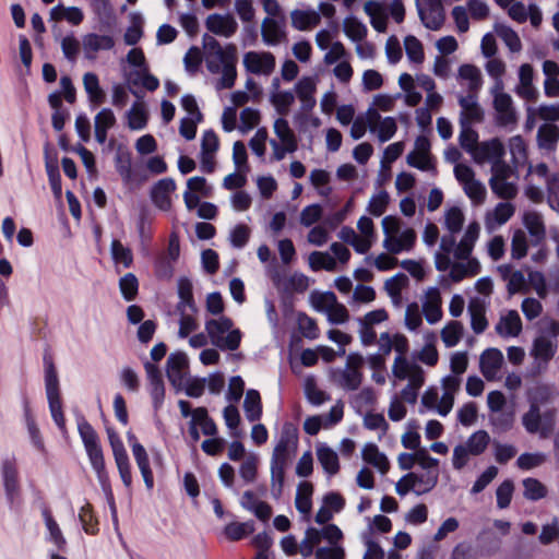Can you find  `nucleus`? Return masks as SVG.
Instances as JSON below:
<instances>
[{
  "instance_id": "nucleus-1",
  "label": "nucleus",
  "mask_w": 559,
  "mask_h": 559,
  "mask_svg": "<svg viewBox=\"0 0 559 559\" xmlns=\"http://www.w3.org/2000/svg\"><path fill=\"white\" fill-rule=\"evenodd\" d=\"M234 322L228 317L210 319L205 322V330L211 343L222 350H236L241 343V332L231 330Z\"/></svg>"
},
{
  "instance_id": "nucleus-2",
  "label": "nucleus",
  "mask_w": 559,
  "mask_h": 559,
  "mask_svg": "<svg viewBox=\"0 0 559 559\" xmlns=\"http://www.w3.org/2000/svg\"><path fill=\"white\" fill-rule=\"evenodd\" d=\"M108 145L111 150L116 151L115 166L124 186L130 191L140 188V166L133 163L130 147L127 144L117 142L115 139H110Z\"/></svg>"
},
{
  "instance_id": "nucleus-3",
  "label": "nucleus",
  "mask_w": 559,
  "mask_h": 559,
  "mask_svg": "<svg viewBox=\"0 0 559 559\" xmlns=\"http://www.w3.org/2000/svg\"><path fill=\"white\" fill-rule=\"evenodd\" d=\"M127 62L133 69L128 72L127 67H122L124 79L129 83L131 94L135 97L127 112L128 126L132 130H140V47H134L128 52Z\"/></svg>"
},
{
  "instance_id": "nucleus-4",
  "label": "nucleus",
  "mask_w": 559,
  "mask_h": 559,
  "mask_svg": "<svg viewBox=\"0 0 559 559\" xmlns=\"http://www.w3.org/2000/svg\"><path fill=\"white\" fill-rule=\"evenodd\" d=\"M416 9L423 25L430 31H439L445 22L442 0H425L423 5L416 0Z\"/></svg>"
},
{
  "instance_id": "nucleus-5",
  "label": "nucleus",
  "mask_w": 559,
  "mask_h": 559,
  "mask_svg": "<svg viewBox=\"0 0 559 559\" xmlns=\"http://www.w3.org/2000/svg\"><path fill=\"white\" fill-rule=\"evenodd\" d=\"M290 449L283 443H276L271 459L272 486L277 485V495H281L285 480V469L290 460Z\"/></svg>"
},
{
  "instance_id": "nucleus-6",
  "label": "nucleus",
  "mask_w": 559,
  "mask_h": 559,
  "mask_svg": "<svg viewBox=\"0 0 559 559\" xmlns=\"http://www.w3.org/2000/svg\"><path fill=\"white\" fill-rule=\"evenodd\" d=\"M202 39L203 47L207 53L206 67L212 73L219 72L218 61L223 60L227 56L226 53H237V47L234 44H227L225 47H222L218 40L209 34H205Z\"/></svg>"
},
{
  "instance_id": "nucleus-7",
  "label": "nucleus",
  "mask_w": 559,
  "mask_h": 559,
  "mask_svg": "<svg viewBox=\"0 0 559 559\" xmlns=\"http://www.w3.org/2000/svg\"><path fill=\"white\" fill-rule=\"evenodd\" d=\"M202 39L203 47L207 53L206 67L212 73L219 72L218 61L223 60L227 56L226 53H237V47L234 44H227L225 47H222L218 40L209 34H205Z\"/></svg>"
},
{
  "instance_id": "nucleus-8",
  "label": "nucleus",
  "mask_w": 559,
  "mask_h": 559,
  "mask_svg": "<svg viewBox=\"0 0 559 559\" xmlns=\"http://www.w3.org/2000/svg\"><path fill=\"white\" fill-rule=\"evenodd\" d=\"M107 432L120 477L123 484L127 487H129L132 483V476L129 457L124 449L123 442L120 439L119 435L115 432L112 429H107Z\"/></svg>"
},
{
  "instance_id": "nucleus-9",
  "label": "nucleus",
  "mask_w": 559,
  "mask_h": 559,
  "mask_svg": "<svg viewBox=\"0 0 559 559\" xmlns=\"http://www.w3.org/2000/svg\"><path fill=\"white\" fill-rule=\"evenodd\" d=\"M189 368L188 356L183 352L171 353L167 358L166 374L170 384L177 390L182 389Z\"/></svg>"
},
{
  "instance_id": "nucleus-10",
  "label": "nucleus",
  "mask_w": 559,
  "mask_h": 559,
  "mask_svg": "<svg viewBox=\"0 0 559 559\" xmlns=\"http://www.w3.org/2000/svg\"><path fill=\"white\" fill-rule=\"evenodd\" d=\"M243 66L250 73L269 75L274 71L275 57L269 51H249L243 56Z\"/></svg>"
},
{
  "instance_id": "nucleus-11",
  "label": "nucleus",
  "mask_w": 559,
  "mask_h": 559,
  "mask_svg": "<svg viewBox=\"0 0 559 559\" xmlns=\"http://www.w3.org/2000/svg\"><path fill=\"white\" fill-rule=\"evenodd\" d=\"M2 479L8 502L12 506L19 496V472L14 459H5L2 462Z\"/></svg>"
},
{
  "instance_id": "nucleus-12",
  "label": "nucleus",
  "mask_w": 559,
  "mask_h": 559,
  "mask_svg": "<svg viewBox=\"0 0 559 559\" xmlns=\"http://www.w3.org/2000/svg\"><path fill=\"white\" fill-rule=\"evenodd\" d=\"M205 26L209 32L226 38L231 37L238 29V24L235 17L230 14H210L206 17Z\"/></svg>"
},
{
  "instance_id": "nucleus-13",
  "label": "nucleus",
  "mask_w": 559,
  "mask_h": 559,
  "mask_svg": "<svg viewBox=\"0 0 559 559\" xmlns=\"http://www.w3.org/2000/svg\"><path fill=\"white\" fill-rule=\"evenodd\" d=\"M144 368L150 382V394L153 401V406L155 409H158L163 405L165 399V385L162 372L156 365L150 361L144 364Z\"/></svg>"
},
{
  "instance_id": "nucleus-14",
  "label": "nucleus",
  "mask_w": 559,
  "mask_h": 559,
  "mask_svg": "<svg viewBox=\"0 0 559 559\" xmlns=\"http://www.w3.org/2000/svg\"><path fill=\"white\" fill-rule=\"evenodd\" d=\"M176 189V182L173 178H163L158 180L151 190V199L156 207L162 211H168L171 207L170 193Z\"/></svg>"
},
{
  "instance_id": "nucleus-15",
  "label": "nucleus",
  "mask_w": 559,
  "mask_h": 559,
  "mask_svg": "<svg viewBox=\"0 0 559 559\" xmlns=\"http://www.w3.org/2000/svg\"><path fill=\"white\" fill-rule=\"evenodd\" d=\"M477 94H468L459 98V105L462 108L461 124L480 123L484 120V111L476 102Z\"/></svg>"
},
{
  "instance_id": "nucleus-16",
  "label": "nucleus",
  "mask_w": 559,
  "mask_h": 559,
  "mask_svg": "<svg viewBox=\"0 0 559 559\" xmlns=\"http://www.w3.org/2000/svg\"><path fill=\"white\" fill-rule=\"evenodd\" d=\"M45 368V386L47 400L59 399L60 388L58 372L53 362L52 356L46 352L43 357Z\"/></svg>"
},
{
  "instance_id": "nucleus-17",
  "label": "nucleus",
  "mask_w": 559,
  "mask_h": 559,
  "mask_svg": "<svg viewBox=\"0 0 559 559\" xmlns=\"http://www.w3.org/2000/svg\"><path fill=\"white\" fill-rule=\"evenodd\" d=\"M503 355L498 348H487L480 355L479 367L483 376L490 380L501 368Z\"/></svg>"
},
{
  "instance_id": "nucleus-18",
  "label": "nucleus",
  "mask_w": 559,
  "mask_h": 559,
  "mask_svg": "<svg viewBox=\"0 0 559 559\" xmlns=\"http://www.w3.org/2000/svg\"><path fill=\"white\" fill-rule=\"evenodd\" d=\"M85 450L90 459L91 465L95 471L100 485L105 489L106 486H109V478L106 472L103 449L100 444L97 443L94 445L86 447Z\"/></svg>"
},
{
  "instance_id": "nucleus-19",
  "label": "nucleus",
  "mask_w": 559,
  "mask_h": 559,
  "mask_svg": "<svg viewBox=\"0 0 559 559\" xmlns=\"http://www.w3.org/2000/svg\"><path fill=\"white\" fill-rule=\"evenodd\" d=\"M110 254L117 273L120 267L129 269L133 264V253L130 247L124 246L120 240L112 239L110 245Z\"/></svg>"
},
{
  "instance_id": "nucleus-20",
  "label": "nucleus",
  "mask_w": 559,
  "mask_h": 559,
  "mask_svg": "<svg viewBox=\"0 0 559 559\" xmlns=\"http://www.w3.org/2000/svg\"><path fill=\"white\" fill-rule=\"evenodd\" d=\"M262 39L267 45H278L286 39L284 26L272 17H265L262 22L261 29Z\"/></svg>"
},
{
  "instance_id": "nucleus-21",
  "label": "nucleus",
  "mask_w": 559,
  "mask_h": 559,
  "mask_svg": "<svg viewBox=\"0 0 559 559\" xmlns=\"http://www.w3.org/2000/svg\"><path fill=\"white\" fill-rule=\"evenodd\" d=\"M479 235V225L476 222L471 223L465 234L454 250V255L460 260L467 259L473 250L474 243Z\"/></svg>"
},
{
  "instance_id": "nucleus-22",
  "label": "nucleus",
  "mask_w": 559,
  "mask_h": 559,
  "mask_svg": "<svg viewBox=\"0 0 559 559\" xmlns=\"http://www.w3.org/2000/svg\"><path fill=\"white\" fill-rule=\"evenodd\" d=\"M225 58L219 62L222 78L218 82V88H231L237 79V53H226Z\"/></svg>"
},
{
  "instance_id": "nucleus-23",
  "label": "nucleus",
  "mask_w": 559,
  "mask_h": 559,
  "mask_svg": "<svg viewBox=\"0 0 559 559\" xmlns=\"http://www.w3.org/2000/svg\"><path fill=\"white\" fill-rule=\"evenodd\" d=\"M292 26L298 31H308L317 26L320 21V14L314 10H293L290 13Z\"/></svg>"
},
{
  "instance_id": "nucleus-24",
  "label": "nucleus",
  "mask_w": 559,
  "mask_h": 559,
  "mask_svg": "<svg viewBox=\"0 0 559 559\" xmlns=\"http://www.w3.org/2000/svg\"><path fill=\"white\" fill-rule=\"evenodd\" d=\"M83 85L93 106H100L106 102V94L99 85L98 76L93 72H87L83 76Z\"/></svg>"
},
{
  "instance_id": "nucleus-25",
  "label": "nucleus",
  "mask_w": 559,
  "mask_h": 559,
  "mask_svg": "<svg viewBox=\"0 0 559 559\" xmlns=\"http://www.w3.org/2000/svg\"><path fill=\"white\" fill-rule=\"evenodd\" d=\"M364 9L370 17L372 27L379 33H384L388 27V14L383 5L378 1L371 0L365 3Z\"/></svg>"
},
{
  "instance_id": "nucleus-26",
  "label": "nucleus",
  "mask_w": 559,
  "mask_h": 559,
  "mask_svg": "<svg viewBox=\"0 0 559 559\" xmlns=\"http://www.w3.org/2000/svg\"><path fill=\"white\" fill-rule=\"evenodd\" d=\"M362 460L378 468L382 474H385L390 468V463L384 453L379 451V448L374 443H367L362 448Z\"/></svg>"
},
{
  "instance_id": "nucleus-27",
  "label": "nucleus",
  "mask_w": 559,
  "mask_h": 559,
  "mask_svg": "<svg viewBox=\"0 0 559 559\" xmlns=\"http://www.w3.org/2000/svg\"><path fill=\"white\" fill-rule=\"evenodd\" d=\"M468 312L471 314V325L473 331L476 334L483 333L488 326L484 302L478 298L471 299L468 304Z\"/></svg>"
},
{
  "instance_id": "nucleus-28",
  "label": "nucleus",
  "mask_w": 559,
  "mask_h": 559,
  "mask_svg": "<svg viewBox=\"0 0 559 559\" xmlns=\"http://www.w3.org/2000/svg\"><path fill=\"white\" fill-rule=\"evenodd\" d=\"M50 19L52 21L66 20L70 24L76 26L84 20L83 11L78 7H64L59 3L50 10Z\"/></svg>"
},
{
  "instance_id": "nucleus-29",
  "label": "nucleus",
  "mask_w": 559,
  "mask_h": 559,
  "mask_svg": "<svg viewBox=\"0 0 559 559\" xmlns=\"http://www.w3.org/2000/svg\"><path fill=\"white\" fill-rule=\"evenodd\" d=\"M316 92V84L311 78H302L296 84V94L302 104V109L311 110L316 105L313 94Z\"/></svg>"
},
{
  "instance_id": "nucleus-30",
  "label": "nucleus",
  "mask_w": 559,
  "mask_h": 559,
  "mask_svg": "<svg viewBox=\"0 0 559 559\" xmlns=\"http://www.w3.org/2000/svg\"><path fill=\"white\" fill-rule=\"evenodd\" d=\"M175 261L170 260L165 252H158L153 262V274L158 281L169 282L175 272Z\"/></svg>"
},
{
  "instance_id": "nucleus-31",
  "label": "nucleus",
  "mask_w": 559,
  "mask_h": 559,
  "mask_svg": "<svg viewBox=\"0 0 559 559\" xmlns=\"http://www.w3.org/2000/svg\"><path fill=\"white\" fill-rule=\"evenodd\" d=\"M246 418L251 421H258L262 416V402L259 391L250 389L246 393L243 401Z\"/></svg>"
},
{
  "instance_id": "nucleus-32",
  "label": "nucleus",
  "mask_w": 559,
  "mask_h": 559,
  "mask_svg": "<svg viewBox=\"0 0 559 559\" xmlns=\"http://www.w3.org/2000/svg\"><path fill=\"white\" fill-rule=\"evenodd\" d=\"M504 155V146L499 139H491L483 142L477 148L475 158L479 160L495 159L500 160Z\"/></svg>"
},
{
  "instance_id": "nucleus-33",
  "label": "nucleus",
  "mask_w": 559,
  "mask_h": 559,
  "mask_svg": "<svg viewBox=\"0 0 559 559\" xmlns=\"http://www.w3.org/2000/svg\"><path fill=\"white\" fill-rule=\"evenodd\" d=\"M556 350L557 345L546 336H538L534 340L532 354L536 359L548 364L554 358Z\"/></svg>"
},
{
  "instance_id": "nucleus-34",
  "label": "nucleus",
  "mask_w": 559,
  "mask_h": 559,
  "mask_svg": "<svg viewBox=\"0 0 559 559\" xmlns=\"http://www.w3.org/2000/svg\"><path fill=\"white\" fill-rule=\"evenodd\" d=\"M318 461L329 475H335L340 471V461L336 452L328 445L317 449Z\"/></svg>"
},
{
  "instance_id": "nucleus-35",
  "label": "nucleus",
  "mask_w": 559,
  "mask_h": 559,
  "mask_svg": "<svg viewBox=\"0 0 559 559\" xmlns=\"http://www.w3.org/2000/svg\"><path fill=\"white\" fill-rule=\"evenodd\" d=\"M274 132L283 144L286 145L288 153H293L297 150L296 136L285 118L281 117L275 120Z\"/></svg>"
},
{
  "instance_id": "nucleus-36",
  "label": "nucleus",
  "mask_w": 559,
  "mask_h": 559,
  "mask_svg": "<svg viewBox=\"0 0 559 559\" xmlns=\"http://www.w3.org/2000/svg\"><path fill=\"white\" fill-rule=\"evenodd\" d=\"M459 76L462 80L468 81V94H477L483 85L481 74L479 69L474 64H462L459 68Z\"/></svg>"
},
{
  "instance_id": "nucleus-37",
  "label": "nucleus",
  "mask_w": 559,
  "mask_h": 559,
  "mask_svg": "<svg viewBox=\"0 0 559 559\" xmlns=\"http://www.w3.org/2000/svg\"><path fill=\"white\" fill-rule=\"evenodd\" d=\"M41 514L45 520L46 527L49 531L51 540L55 543L59 550L63 551L67 545V540L63 537L58 523L53 519L50 509L48 507H44Z\"/></svg>"
},
{
  "instance_id": "nucleus-38",
  "label": "nucleus",
  "mask_w": 559,
  "mask_h": 559,
  "mask_svg": "<svg viewBox=\"0 0 559 559\" xmlns=\"http://www.w3.org/2000/svg\"><path fill=\"white\" fill-rule=\"evenodd\" d=\"M559 140V128L552 123H544L537 132L538 145L542 148L552 150Z\"/></svg>"
},
{
  "instance_id": "nucleus-39",
  "label": "nucleus",
  "mask_w": 559,
  "mask_h": 559,
  "mask_svg": "<svg viewBox=\"0 0 559 559\" xmlns=\"http://www.w3.org/2000/svg\"><path fill=\"white\" fill-rule=\"evenodd\" d=\"M523 224L528 230L530 235L536 240H542L545 238L546 229L543 222V218L537 212H527L524 214Z\"/></svg>"
},
{
  "instance_id": "nucleus-40",
  "label": "nucleus",
  "mask_w": 559,
  "mask_h": 559,
  "mask_svg": "<svg viewBox=\"0 0 559 559\" xmlns=\"http://www.w3.org/2000/svg\"><path fill=\"white\" fill-rule=\"evenodd\" d=\"M254 532V523L252 521L238 523L231 522L224 528L226 537L231 542H238Z\"/></svg>"
},
{
  "instance_id": "nucleus-41",
  "label": "nucleus",
  "mask_w": 559,
  "mask_h": 559,
  "mask_svg": "<svg viewBox=\"0 0 559 559\" xmlns=\"http://www.w3.org/2000/svg\"><path fill=\"white\" fill-rule=\"evenodd\" d=\"M79 519L86 534L95 535L98 533V521L93 511V506L86 502L79 512Z\"/></svg>"
},
{
  "instance_id": "nucleus-42",
  "label": "nucleus",
  "mask_w": 559,
  "mask_h": 559,
  "mask_svg": "<svg viewBox=\"0 0 559 559\" xmlns=\"http://www.w3.org/2000/svg\"><path fill=\"white\" fill-rule=\"evenodd\" d=\"M489 442L490 437L488 432L485 430H478L468 437L465 447L469 450L472 455L477 456L485 452Z\"/></svg>"
},
{
  "instance_id": "nucleus-43",
  "label": "nucleus",
  "mask_w": 559,
  "mask_h": 559,
  "mask_svg": "<svg viewBox=\"0 0 559 559\" xmlns=\"http://www.w3.org/2000/svg\"><path fill=\"white\" fill-rule=\"evenodd\" d=\"M524 497L531 501H538L547 496L546 486L536 478L527 477L523 480Z\"/></svg>"
},
{
  "instance_id": "nucleus-44",
  "label": "nucleus",
  "mask_w": 559,
  "mask_h": 559,
  "mask_svg": "<svg viewBox=\"0 0 559 559\" xmlns=\"http://www.w3.org/2000/svg\"><path fill=\"white\" fill-rule=\"evenodd\" d=\"M542 420L539 406L536 403H532L527 413L523 415L522 424L527 432L536 433L542 432Z\"/></svg>"
},
{
  "instance_id": "nucleus-45",
  "label": "nucleus",
  "mask_w": 559,
  "mask_h": 559,
  "mask_svg": "<svg viewBox=\"0 0 559 559\" xmlns=\"http://www.w3.org/2000/svg\"><path fill=\"white\" fill-rule=\"evenodd\" d=\"M178 296L180 298L179 309L181 307H188L192 311H195V302L193 298V286L188 277H180L178 281Z\"/></svg>"
},
{
  "instance_id": "nucleus-46",
  "label": "nucleus",
  "mask_w": 559,
  "mask_h": 559,
  "mask_svg": "<svg viewBox=\"0 0 559 559\" xmlns=\"http://www.w3.org/2000/svg\"><path fill=\"white\" fill-rule=\"evenodd\" d=\"M463 334V325L459 321H451L441 331V340L447 347H454L459 344Z\"/></svg>"
},
{
  "instance_id": "nucleus-47",
  "label": "nucleus",
  "mask_w": 559,
  "mask_h": 559,
  "mask_svg": "<svg viewBox=\"0 0 559 559\" xmlns=\"http://www.w3.org/2000/svg\"><path fill=\"white\" fill-rule=\"evenodd\" d=\"M309 265L312 271H334L336 262L328 252L313 251L309 255Z\"/></svg>"
},
{
  "instance_id": "nucleus-48",
  "label": "nucleus",
  "mask_w": 559,
  "mask_h": 559,
  "mask_svg": "<svg viewBox=\"0 0 559 559\" xmlns=\"http://www.w3.org/2000/svg\"><path fill=\"white\" fill-rule=\"evenodd\" d=\"M496 32L512 52H519L522 49V43L518 33L508 25H498Z\"/></svg>"
},
{
  "instance_id": "nucleus-49",
  "label": "nucleus",
  "mask_w": 559,
  "mask_h": 559,
  "mask_svg": "<svg viewBox=\"0 0 559 559\" xmlns=\"http://www.w3.org/2000/svg\"><path fill=\"white\" fill-rule=\"evenodd\" d=\"M343 26L344 33L353 41H360L367 36V27L354 16H347Z\"/></svg>"
},
{
  "instance_id": "nucleus-50",
  "label": "nucleus",
  "mask_w": 559,
  "mask_h": 559,
  "mask_svg": "<svg viewBox=\"0 0 559 559\" xmlns=\"http://www.w3.org/2000/svg\"><path fill=\"white\" fill-rule=\"evenodd\" d=\"M409 281L404 273H397L384 283V288L393 300L401 298L402 290L407 287Z\"/></svg>"
},
{
  "instance_id": "nucleus-51",
  "label": "nucleus",
  "mask_w": 559,
  "mask_h": 559,
  "mask_svg": "<svg viewBox=\"0 0 559 559\" xmlns=\"http://www.w3.org/2000/svg\"><path fill=\"white\" fill-rule=\"evenodd\" d=\"M501 324H503L506 334L510 336H518L522 331V321L519 313L515 310L509 311V313L501 319V322L497 325V331L502 334Z\"/></svg>"
},
{
  "instance_id": "nucleus-52",
  "label": "nucleus",
  "mask_w": 559,
  "mask_h": 559,
  "mask_svg": "<svg viewBox=\"0 0 559 559\" xmlns=\"http://www.w3.org/2000/svg\"><path fill=\"white\" fill-rule=\"evenodd\" d=\"M405 51L408 59L415 63H421L424 61V47L421 41L413 36L408 35L404 39Z\"/></svg>"
},
{
  "instance_id": "nucleus-53",
  "label": "nucleus",
  "mask_w": 559,
  "mask_h": 559,
  "mask_svg": "<svg viewBox=\"0 0 559 559\" xmlns=\"http://www.w3.org/2000/svg\"><path fill=\"white\" fill-rule=\"evenodd\" d=\"M119 288L127 301L133 300L139 289L138 277L133 273H127L119 280Z\"/></svg>"
},
{
  "instance_id": "nucleus-54",
  "label": "nucleus",
  "mask_w": 559,
  "mask_h": 559,
  "mask_svg": "<svg viewBox=\"0 0 559 559\" xmlns=\"http://www.w3.org/2000/svg\"><path fill=\"white\" fill-rule=\"evenodd\" d=\"M528 243L525 233L522 229L514 231L511 239V257L515 260H521L526 257Z\"/></svg>"
},
{
  "instance_id": "nucleus-55",
  "label": "nucleus",
  "mask_w": 559,
  "mask_h": 559,
  "mask_svg": "<svg viewBox=\"0 0 559 559\" xmlns=\"http://www.w3.org/2000/svg\"><path fill=\"white\" fill-rule=\"evenodd\" d=\"M46 171L49 180V185L51 188V191L57 199H61L62 195V183H61V176L59 171V167L57 164V160L46 162Z\"/></svg>"
},
{
  "instance_id": "nucleus-56",
  "label": "nucleus",
  "mask_w": 559,
  "mask_h": 559,
  "mask_svg": "<svg viewBox=\"0 0 559 559\" xmlns=\"http://www.w3.org/2000/svg\"><path fill=\"white\" fill-rule=\"evenodd\" d=\"M271 102L276 111L281 116H285L288 114L289 107L294 104L295 96L290 91H281L271 96Z\"/></svg>"
},
{
  "instance_id": "nucleus-57",
  "label": "nucleus",
  "mask_w": 559,
  "mask_h": 559,
  "mask_svg": "<svg viewBox=\"0 0 559 559\" xmlns=\"http://www.w3.org/2000/svg\"><path fill=\"white\" fill-rule=\"evenodd\" d=\"M261 115L258 109L247 107L243 108L240 112V131L247 132L249 130H252L254 127H257L260 123Z\"/></svg>"
},
{
  "instance_id": "nucleus-58",
  "label": "nucleus",
  "mask_w": 559,
  "mask_h": 559,
  "mask_svg": "<svg viewBox=\"0 0 559 559\" xmlns=\"http://www.w3.org/2000/svg\"><path fill=\"white\" fill-rule=\"evenodd\" d=\"M459 141L465 151L472 152L477 146L478 133L469 124H461Z\"/></svg>"
},
{
  "instance_id": "nucleus-59",
  "label": "nucleus",
  "mask_w": 559,
  "mask_h": 559,
  "mask_svg": "<svg viewBox=\"0 0 559 559\" xmlns=\"http://www.w3.org/2000/svg\"><path fill=\"white\" fill-rule=\"evenodd\" d=\"M114 45L115 41L112 37L108 35L90 34L85 38V46L93 51L109 50Z\"/></svg>"
},
{
  "instance_id": "nucleus-60",
  "label": "nucleus",
  "mask_w": 559,
  "mask_h": 559,
  "mask_svg": "<svg viewBox=\"0 0 559 559\" xmlns=\"http://www.w3.org/2000/svg\"><path fill=\"white\" fill-rule=\"evenodd\" d=\"M514 490L513 481L510 479L503 480L496 490L497 506L499 509H506L510 506L512 493Z\"/></svg>"
},
{
  "instance_id": "nucleus-61",
  "label": "nucleus",
  "mask_w": 559,
  "mask_h": 559,
  "mask_svg": "<svg viewBox=\"0 0 559 559\" xmlns=\"http://www.w3.org/2000/svg\"><path fill=\"white\" fill-rule=\"evenodd\" d=\"M389 201L390 197L385 190L372 195L368 204L369 213L376 217L381 216L385 212Z\"/></svg>"
},
{
  "instance_id": "nucleus-62",
  "label": "nucleus",
  "mask_w": 559,
  "mask_h": 559,
  "mask_svg": "<svg viewBox=\"0 0 559 559\" xmlns=\"http://www.w3.org/2000/svg\"><path fill=\"white\" fill-rule=\"evenodd\" d=\"M464 224V215L460 207L453 206L445 214V226L451 234L461 231Z\"/></svg>"
},
{
  "instance_id": "nucleus-63",
  "label": "nucleus",
  "mask_w": 559,
  "mask_h": 559,
  "mask_svg": "<svg viewBox=\"0 0 559 559\" xmlns=\"http://www.w3.org/2000/svg\"><path fill=\"white\" fill-rule=\"evenodd\" d=\"M490 423L497 430L506 432L512 428L514 415L512 412L500 411L490 416Z\"/></svg>"
},
{
  "instance_id": "nucleus-64",
  "label": "nucleus",
  "mask_w": 559,
  "mask_h": 559,
  "mask_svg": "<svg viewBox=\"0 0 559 559\" xmlns=\"http://www.w3.org/2000/svg\"><path fill=\"white\" fill-rule=\"evenodd\" d=\"M477 550L468 542L456 544L451 552V559H477Z\"/></svg>"
}]
</instances>
